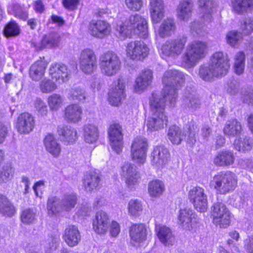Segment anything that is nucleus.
<instances>
[{
  "label": "nucleus",
  "mask_w": 253,
  "mask_h": 253,
  "mask_svg": "<svg viewBox=\"0 0 253 253\" xmlns=\"http://www.w3.org/2000/svg\"><path fill=\"white\" fill-rule=\"evenodd\" d=\"M182 72L176 70H169L164 73L162 82L165 87L164 93H153L150 98V107L152 116L148 119L147 126L151 131L157 130L167 125V117L165 115L166 102L169 100L170 107H174L177 97V90L181 87L185 80L189 78Z\"/></svg>",
  "instance_id": "f257e3e1"
},
{
  "label": "nucleus",
  "mask_w": 253,
  "mask_h": 253,
  "mask_svg": "<svg viewBox=\"0 0 253 253\" xmlns=\"http://www.w3.org/2000/svg\"><path fill=\"white\" fill-rule=\"evenodd\" d=\"M116 29L120 37L126 38L132 32L140 38L145 39L148 36L146 20L142 17H121L116 23Z\"/></svg>",
  "instance_id": "f03ea898"
},
{
  "label": "nucleus",
  "mask_w": 253,
  "mask_h": 253,
  "mask_svg": "<svg viewBox=\"0 0 253 253\" xmlns=\"http://www.w3.org/2000/svg\"><path fill=\"white\" fill-rule=\"evenodd\" d=\"M207 45L204 42L197 41L189 43L181 56L183 65L187 68L194 67L207 54Z\"/></svg>",
  "instance_id": "7ed1b4c3"
},
{
  "label": "nucleus",
  "mask_w": 253,
  "mask_h": 253,
  "mask_svg": "<svg viewBox=\"0 0 253 253\" xmlns=\"http://www.w3.org/2000/svg\"><path fill=\"white\" fill-rule=\"evenodd\" d=\"M237 176L230 171H222L215 174L211 184L221 194L233 191L237 185Z\"/></svg>",
  "instance_id": "20e7f679"
},
{
  "label": "nucleus",
  "mask_w": 253,
  "mask_h": 253,
  "mask_svg": "<svg viewBox=\"0 0 253 253\" xmlns=\"http://www.w3.org/2000/svg\"><path fill=\"white\" fill-rule=\"evenodd\" d=\"M99 60L101 71L106 76H113L121 69V60L117 54L113 51H109L103 53Z\"/></svg>",
  "instance_id": "39448f33"
},
{
  "label": "nucleus",
  "mask_w": 253,
  "mask_h": 253,
  "mask_svg": "<svg viewBox=\"0 0 253 253\" xmlns=\"http://www.w3.org/2000/svg\"><path fill=\"white\" fill-rule=\"evenodd\" d=\"M220 78L225 76L230 68L229 59L226 53L217 51L211 56L209 63Z\"/></svg>",
  "instance_id": "423d86ee"
},
{
  "label": "nucleus",
  "mask_w": 253,
  "mask_h": 253,
  "mask_svg": "<svg viewBox=\"0 0 253 253\" xmlns=\"http://www.w3.org/2000/svg\"><path fill=\"white\" fill-rule=\"evenodd\" d=\"M186 42L187 38L184 36H179L175 39L167 41L162 45V52L167 56L176 58L182 52Z\"/></svg>",
  "instance_id": "0eeeda50"
},
{
  "label": "nucleus",
  "mask_w": 253,
  "mask_h": 253,
  "mask_svg": "<svg viewBox=\"0 0 253 253\" xmlns=\"http://www.w3.org/2000/svg\"><path fill=\"white\" fill-rule=\"evenodd\" d=\"M211 215L214 223L221 228H226L231 221V213L222 202L215 203L211 207Z\"/></svg>",
  "instance_id": "6e6552de"
},
{
  "label": "nucleus",
  "mask_w": 253,
  "mask_h": 253,
  "mask_svg": "<svg viewBox=\"0 0 253 253\" xmlns=\"http://www.w3.org/2000/svg\"><path fill=\"white\" fill-rule=\"evenodd\" d=\"M148 144L145 138L141 136L135 138L131 146V157L136 163L142 164L146 156Z\"/></svg>",
  "instance_id": "1a4fd4ad"
},
{
  "label": "nucleus",
  "mask_w": 253,
  "mask_h": 253,
  "mask_svg": "<svg viewBox=\"0 0 253 253\" xmlns=\"http://www.w3.org/2000/svg\"><path fill=\"white\" fill-rule=\"evenodd\" d=\"M80 68L85 74L92 73L97 68V58L93 50L86 48L80 54Z\"/></svg>",
  "instance_id": "9d476101"
},
{
  "label": "nucleus",
  "mask_w": 253,
  "mask_h": 253,
  "mask_svg": "<svg viewBox=\"0 0 253 253\" xmlns=\"http://www.w3.org/2000/svg\"><path fill=\"white\" fill-rule=\"evenodd\" d=\"M71 74L70 69L61 63H53L49 69V76L59 84L68 82L71 77Z\"/></svg>",
  "instance_id": "9b49d317"
},
{
  "label": "nucleus",
  "mask_w": 253,
  "mask_h": 253,
  "mask_svg": "<svg viewBox=\"0 0 253 253\" xmlns=\"http://www.w3.org/2000/svg\"><path fill=\"white\" fill-rule=\"evenodd\" d=\"M127 55L132 60H142L149 53V48L142 41H132L127 43Z\"/></svg>",
  "instance_id": "f8f14e48"
},
{
  "label": "nucleus",
  "mask_w": 253,
  "mask_h": 253,
  "mask_svg": "<svg viewBox=\"0 0 253 253\" xmlns=\"http://www.w3.org/2000/svg\"><path fill=\"white\" fill-rule=\"evenodd\" d=\"M189 199L195 208L200 212L205 211L208 208L207 196L205 190L199 186L193 187L189 192Z\"/></svg>",
  "instance_id": "ddd939ff"
},
{
  "label": "nucleus",
  "mask_w": 253,
  "mask_h": 253,
  "mask_svg": "<svg viewBox=\"0 0 253 253\" xmlns=\"http://www.w3.org/2000/svg\"><path fill=\"white\" fill-rule=\"evenodd\" d=\"M108 134L110 145L117 154L120 153L123 147V135L121 126L118 124L110 126Z\"/></svg>",
  "instance_id": "4468645a"
},
{
  "label": "nucleus",
  "mask_w": 253,
  "mask_h": 253,
  "mask_svg": "<svg viewBox=\"0 0 253 253\" xmlns=\"http://www.w3.org/2000/svg\"><path fill=\"white\" fill-rule=\"evenodd\" d=\"M88 29L92 36L100 39L108 36L111 31L110 25L106 21L100 20L90 21Z\"/></svg>",
  "instance_id": "2eb2a0df"
},
{
  "label": "nucleus",
  "mask_w": 253,
  "mask_h": 253,
  "mask_svg": "<svg viewBox=\"0 0 253 253\" xmlns=\"http://www.w3.org/2000/svg\"><path fill=\"white\" fill-rule=\"evenodd\" d=\"M110 225L109 218L107 214L103 211L97 212L92 222L94 231L97 234H103L108 231Z\"/></svg>",
  "instance_id": "dca6fc26"
},
{
  "label": "nucleus",
  "mask_w": 253,
  "mask_h": 253,
  "mask_svg": "<svg viewBox=\"0 0 253 253\" xmlns=\"http://www.w3.org/2000/svg\"><path fill=\"white\" fill-rule=\"evenodd\" d=\"M35 126L33 117L28 113L21 114L17 118L16 127L21 133H29Z\"/></svg>",
  "instance_id": "f3484780"
},
{
  "label": "nucleus",
  "mask_w": 253,
  "mask_h": 253,
  "mask_svg": "<svg viewBox=\"0 0 253 253\" xmlns=\"http://www.w3.org/2000/svg\"><path fill=\"white\" fill-rule=\"evenodd\" d=\"M235 156L233 151L224 149L218 152L213 159V163L218 167H229L234 164Z\"/></svg>",
  "instance_id": "a211bd4d"
},
{
  "label": "nucleus",
  "mask_w": 253,
  "mask_h": 253,
  "mask_svg": "<svg viewBox=\"0 0 253 253\" xmlns=\"http://www.w3.org/2000/svg\"><path fill=\"white\" fill-rule=\"evenodd\" d=\"M121 175L125 178L126 183L129 187L134 185L139 178L136 167L129 163H125L122 167Z\"/></svg>",
  "instance_id": "6ab92c4d"
},
{
  "label": "nucleus",
  "mask_w": 253,
  "mask_h": 253,
  "mask_svg": "<svg viewBox=\"0 0 253 253\" xmlns=\"http://www.w3.org/2000/svg\"><path fill=\"white\" fill-rule=\"evenodd\" d=\"M125 82L123 79L118 81V85L108 94L109 101L112 105L118 106L122 99L126 97L125 93Z\"/></svg>",
  "instance_id": "aec40b11"
},
{
  "label": "nucleus",
  "mask_w": 253,
  "mask_h": 253,
  "mask_svg": "<svg viewBox=\"0 0 253 253\" xmlns=\"http://www.w3.org/2000/svg\"><path fill=\"white\" fill-rule=\"evenodd\" d=\"M60 41V36L56 33H50L45 35L40 43L31 42V46L37 50H41L44 47H54L58 46Z\"/></svg>",
  "instance_id": "412c9836"
},
{
  "label": "nucleus",
  "mask_w": 253,
  "mask_h": 253,
  "mask_svg": "<svg viewBox=\"0 0 253 253\" xmlns=\"http://www.w3.org/2000/svg\"><path fill=\"white\" fill-rule=\"evenodd\" d=\"M57 132L61 141L70 144L77 139V131L70 126L60 125L58 126Z\"/></svg>",
  "instance_id": "4be33fe9"
},
{
  "label": "nucleus",
  "mask_w": 253,
  "mask_h": 253,
  "mask_svg": "<svg viewBox=\"0 0 253 253\" xmlns=\"http://www.w3.org/2000/svg\"><path fill=\"white\" fill-rule=\"evenodd\" d=\"M82 109L76 104H73L68 105L64 111V118L68 123H76L82 119Z\"/></svg>",
  "instance_id": "5701e85b"
},
{
  "label": "nucleus",
  "mask_w": 253,
  "mask_h": 253,
  "mask_svg": "<svg viewBox=\"0 0 253 253\" xmlns=\"http://www.w3.org/2000/svg\"><path fill=\"white\" fill-rule=\"evenodd\" d=\"M101 181L99 171H91L85 176L83 184L85 190L90 192L100 188Z\"/></svg>",
  "instance_id": "b1692460"
},
{
  "label": "nucleus",
  "mask_w": 253,
  "mask_h": 253,
  "mask_svg": "<svg viewBox=\"0 0 253 253\" xmlns=\"http://www.w3.org/2000/svg\"><path fill=\"white\" fill-rule=\"evenodd\" d=\"M182 106L191 112H194L200 108L201 101L194 92L187 90L182 98Z\"/></svg>",
  "instance_id": "393cba45"
},
{
  "label": "nucleus",
  "mask_w": 253,
  "mask_h": 253,
  "mask_svg": "<svg viewBox=\"0 0 253 253\" xmlns=\"http://www.w3.org/2000/svg\"><path fill=\"white\" fill-rule=\"evenodd\" d=\"M169 155V151L165 146H156L151 154L152 162L159 167H163L167 162Z\"/></svg>",
  "instance_id": "a878e982"
},
{
  "label": "nucleus",
  "mask_w": 253,
  "mask_h": 253,
  "mask_svg": "<svg viewBox=\"0 0 253 253\" xmlns=\"http://www.w3.org/2000/svg\"><path fill=\"white\" fill-rule=\"evenodd\" d=\"M63 237L70 247L77 246L81 240V235L78 228L73 225H69L65 230Z\"/></svg>",
  "instance_id": "bb28decb"
},
{
  "label": "nucleus",
  "mask_w": 253,
  "mask_h": 253,
  "mask_svg": "<svg viewBox=\"0 0 253 253\" xmlns=\"http://www.w3.org/2000/svg\"><path fill=\"white\" fill-rule=\"evenodd\" d=\"M46 64L42 60H40L36 61L33 64L29 71L30 78L34 81H39L44 76Z\"/></svg>",
  "instance_id": "cd10ccee"
},
{
  "label": "nucleus",
  "mask_w": 253,
  "mask_h": 253,
  "mask_svg": "<svg viewBox=\"0 0 253 253\" xmlns=\"http://www.w3.org/2000/svg\"><path fill=\"white\" fill-rule=\"evenodd\" d=\"M130 238L137 243L144 241L147 237V229L143 224H133L129 228Z\"/></svg>",
  "instance_id": "c85d7f7f"
},
{
  "label": "nucleus",
  "mask_w": 253,
  "mask_h": 253,
  "mask_svg": "<svg viewBox=\"0 0 253 253\" xmlns=\"http://www.w3.org/2000/svg\"><path fill=\"white\" fill-rule=\"evenodd\" d=\"M152 79V71L150 69L143 70L135 80V89L143 90L151 83Z\"/></svg>",
  "instance_id": "c756f323"
},
{
  "label": "nucleus",
  "mask_w": 253,
  "mask_h": 253,
  "mask_svg": "<svg viewBox=\"0 0 253 253\" xmlns=\"http://www.w3.org/2000/svg\"><path fill=\"white\" fill-rule=\"evenodd\" d=\"M157 235L160 241L165 245H169L172 244L174 237L171 230L164 225H158L156 227Z\"/></svg>",
  "instance_id": "7c9ffc66"
},
{
  "label": "nucleus",
  "mask_w": 253,
  "mask_h": 253,
  "mask_svg": "<svg viewBox=\"0 0 253 253\" xmlns=\"http://www.w3.org/2000/svg\"><path fill=\"white\" fill-rule=\"evenodd\" d=\"M193 217V211L191 209L186 208L180 209L178 217V223L183 228L190 230L192 228L191 221Z\"/></svg>",
  "instance_id": "2f4dec72"
},
{
  "label": "nucleus",
  "mask_w": 253,
  "mask_h": 253,
  "mask_svg": "<svg viewBox=\"0 0 253 253\" xmlns=\"http://www.w3.org/2000/svg\"><path fill=\"white\" fill-rule=\"evenodd\" d=\"M242 130L241 123L236 119L227 121L223 128L224 134L229 136H237L241 134Z\"/></svg>",
  "instance_id": "473e14b6"
},
{
  "label": "nucleus",
  "mask_w": 253,
  "mask_h": 253,
  "mask_svg": "<svg viewBox=\"0 0 253 253\" xmlns=\"http://www.w3.org/2000/svg\"><path fill=\"white\" fill-rule=\"evenodd\" d=\"M233 10L238 14H243L253 8V0H231Z\"/></svg>",
  "instance_id": "72a5a7b5"
},
{
  "label": "nucleus",
  "mask_w": 253,
  "mask_h": 253,
  "mask_svg": "<svg viewBox=\"0 0 253 253\" xmlns=\"http://www.w3.org/2000/svg\"><path fill=\"white\" fill-rule=\"evenodd\" d=\"M15 212V208L8 199L0 194V214L4 216L12 217Z\"/></svg>",
  "instance_id": "f704fd0d"
},
{
  "label": "nucleus",
  "mask_w": 253,
  "mask_h": 253,
  "mask_svg": "<svg viewBox=\"0 0 253 253\" xmlns=\"http://www.w3.org/2000/svg\"><path fill=\"white\" fill-rule=\"evenodd\" d=\"M44 143L45 148L49 153L55 157L59 155L61 152V147L53 135H47L44 138Z\"/></svg>",
  "instance_id": "c9c22d12"
},
{
  "label": "nucleus",
  "mask_w": 253,
  "mask_h": 253,
  "mask_svg": "<svg viewBox=\"0 0 253 253\" xmlns=\"http://www.w3.org/2000/svg\"><path fill=\"white\" fill-rule=\"evenodd\" d=\"M175 29V25L173 19L168 17L162 22L159 30V34L161 38L170 36Z\"/></svg>",
  "instance_id": "e433bc0d"
},
{
  "label": "nucleus",
  "mask_w": 253,
  "mask_h": 253,
  "mask_svg": "<svg viewBox=\"0 0 253 253\" xmlns=\"http://www.w3.org/2000/svg\"><path fill=\"white\" fill-rule=\"evenodd\" d=\"M253 144V141L250 137L247 136L239 137L235 140L234 148L239 152H246L251 150Z\"/></svg>",
  "instance_id": "4c0bfd02"
},
{
  "label": "nucleus",
  "mask_w": 253,
  "mask_h": 253,
  "mask_svg": "<svg viewBox=\"0 0 253 253\" xmlns=\"http://www.w3.org/2000/svg\"><path fill=\"white\" fill-rule=\"evenodd\" d=\"M199 76L200 78L206 82L211 81L213 78H220L217 73H214L213 68L210 65H201L199 69Z\"/></svg>",
  "instance_id": "58836bf2"
},
{
  "label": "nucleus",
  "mask_w": 253,
  "mask_h": 253,
  "mask_svg": "<svg viewBox=\"0 0 253 253\" xmlns=\"http://www.w3.org/2000/svg\"><path fill=\"white\" fill-rule=\"evenodd\" d=\"M47 209L48 214L51 215L63 211L60 199L56 196L49 198L47 202Z\"/></svg>",
  "instance_id": "ea45409f"
},
{
  "label": "nucleus",
  "mask_w": 253,
  "mask_h": 253,
  "mask_svg": "<svg viewBox=\"0 0 253 253\" xmlns=\"http://www.w3.org/2000/svg\"><path fill=\"white\" fill-rule=\"evenodd\" d=\"M84 137L85 141L87 143L94 142L98 137L97 127L91 124L85 125L84 127Z\"/></svg>",
  "instance_id": "a19ab883"
},
{
  "label": "nucleus",
  "mask_w": 253,
  "mask_h": 253,
  "mask_svg": "<svg viewBox=\"0 0 253 253\" xmlns=\"http://www.w3.org/2000/svg\"><path fill=\"white\" fill-rule=\"evenodd\" d=\"M69 95L70 99L75 102L84 103L87 97V93L83 88L76 86L70 89Z\"/></svg>",
  "instance_id": "79ce46f5"
},
{
  "label": "nucleus",
  "mask_w": 253,
  "mask_h": 253,
  "mask_svg": "<svg viewBox=\"0 0 253 253\" xmlns=\"http://www.w3.org/2000/svg\"><path fill=\"white\" fill-rule=\"evenodd\" d=\"M168 137L172 144L178 145L181 143L184 135L180 128L174 125L169 128Z\"/></svg>",
  "instance_id": "37998d69"
},
{
  "label": "nucleus",
  "mask_w": 253,
  "mask_h": 253,
  "mask_svg": "<svg viewBox=\"0 0 253 253\" xmlns=\"http://www.w3.org/2000/svg\"><path fill=\"white\" fill-rule=\"evenodd\" d=\"M60 200L63 211H69L76 205L77 197L73 194H65Z\"/></svg>",
  "instance_id": "c03bdc74"
},
{
  "label": "nucleus",
  "mask_w": 253,
  "mask_h": 253,
  "mask_svg": "<svg viewBox=\"0 0 253 253\" xmlns=\"http://www.w3.org/2000/svg\"><path fill=\"white\" fill-rule=\"evenodd\" d=\"M164 190V184L161 180H155L149 183L148 191L151 196L158 197L163 193Z\"/></svg>",
  "instance_id": "a18cd8bd"
},
{
  "label": "nucleus",
  "mask_w": 253,
  "mask_h": 253,
  "mask_svg": "<svg viewBox=\"0 0 253 253\" xmlns=\"http://www.w3.org/2000/svg\"><path fill=\"white\" fill-rule=\"evenodd\" d=\"M197 3L201 13L207 15L214 14L216 8L211 0H198Z\"/></svg>",
  "instance_id": "49530a36"
},
{
  "label": "nucleus",
  "mask_w": 253,
  "mask_h": 253,
  "mask_svg": "<svg viewBox=\"0 0 253 253\" xmlns=\"http://www.w3.org/2000/svg\"><path fill=\"white\" fill-rule=\"evenodd\" d=\"M20 32L19 26L14 21L6 24L3 30V35L7 38L16 37L19 35Z\"/></svg>",
  "instance_id": "de8ad7c7"
},
{
  "label": "nucleus",
  "mask_w": 253,
  "mask_h": 253,
  "mask_svg": "<svg viewBox=\"0 0 253 253\" xmlns=\"http://www.w3.org/2000/svg\"><path fill=\"white\" fill-rule=\"evenodd\" d=\"M194 6L192 0H181L177 8V12L179 16L188 15L191 13Z\"/></svg>",
  "instance_id": "09e8293b"
},
{
  "label": "nucleus",
  "mask_w": 253,
  "mask_h": 253,
  "mask_svg": "<svg viewBox=\"0 0 253 253\" xmlns=\"http://www.w3.org/2000/svg\"><path fill=\"white\" fill-rule=\"evenodd\" d=\"M150 10L151 16H163L164 6L162 0H150Z\"/></svg>",
  "instance_id": "8fccbe9b"
},
{
  "label": "nucleus",
  "mask_w": 253,
  "mask_h": 253,
  "mask_svg": "<svg viewBox=\"0 0 253 253\" xmlns=\"http://www.w3.org/2000/svg\"><path fill=\"white\" fill-rule=\"evenodd\" d=\"M245 55L242 51L238 52L235 57L234 69L235 72L238 75H241L244 71Z\"/></svg>",
  "instance_id": "3c124183"
},
{
  "label": "nucleus",
  "mask_w": 253,
  "mask_h": 253,
  "mask_svg": "<svg viewBox=\"0 0 253 253\" xmlns=\"http://www.w3.org/2000/svg\"><path fill=\"white\" fill-rule=\"evenodd\" d=\"M39 87L42 93H48L57 88L56 84L52 80L44 78L40 83Z\"/></svg>",
  "instance_id": "603ef678"
},
{
  "label": "nucleus",
  "mask_w": 253,
  "mask_h": 253,
  "mask_svg": "<svg viewBox=\"0 0 253 253\" xmlns=\"http://www.w3.org/2000/svg\"><path fill=\"white\" fill-rule=\"evenodd\" d=\"M47 102L50 109L56 111L61 106L63 98L60 94L54 93L48 97Z\"/></svg>",
  "instance_id": "864d4df0"
},
{
  "label": "nucleus",
  "mask_w": 253,
  "mask_h": 253,
  "mask_svg": "<svg viewBox=\"0 0 253 253\" xmlns=\"http://www.w3.org/2000/svg\"><path fill=\"white\" fill-rule=\"evenodd\" d=\"M128 212L132 216H138L142 211V206L138 200H131L128 204Z\"/></svg>",
  "instance_id": "5fc2aeb1"
},
{
  "label": "nucleus",
  "mask_w": 253,
  "mask_h": 253,
  "mask_svg": "<svg viewBox=\"0 0 253 253\" xmlns=\"http://www.w3.org/2000/svg\"><path fill=\"white\" fill-rule=\"evenodd\" d=\"M36 212L33 209L28 208L24 210L21 214V221L25 224H31L36 219Z\"/></svg>",
  "instance_id": "6e6d98bb"
},
{
  "label": "nucleus",
  "mask_w": 253,
  "mask_h": 253,
  "mask_svg": "<svg viewBox=\"0 0 253 253\" xmlns=\"http://www.w3.org/2000/svg\"><path fill=\"white\" fill-rule=\"evenodd\" d=\"M242 34L235 31L229 32L226 35V41L232 46H235L242 39Z\"/></svg>",
  "instance_id": "4d7b16f0"
},
{
  "label": "nucleus",
  "mask_w": 253,
  "mask_h": 253,
  "mask_svg": "<svg viewBox=\"0 0 253 253\" xmlns=\"http://www.w3.org/2000/svg\"><path fill=\"white\" fill-rule=\"evenodd\" d=\"M13 173L14 169L10 166H4L0 170V183L6 182Z\"/></svg>",
  "instance_id": "13d9d810"
},
{
  "label": "nucleus",
  "mask_w": 253,
  "mask_h": 253,
  "mask_svg": "<svg viewBox=\"0 0 253 253\" xmlns=\"http://www.w3.org/2000/svg\"><path fill=\"white\" fill-rule=\"evenodd\" d=\"M225 88L227 93L231 95H236L240 90L239 83L235 80L229 81Z\"/></svg>",
  "instance_id": "bf43d9fd"
},
{
  "label": "nucleus",
  "mask_w": 253,
  "mask_h": 253,
  "mask_svg": "<svg viewBox=\"0 0 253 253\" xmlns=\"http://www.w3.org/2000/svg\"><path fill=\"white\" fill-rule=\"evenodd\" d=\"M241 28L245 35H248L253 31V17H248L241 25Z\"/></svg>",
  "instance_id": "052dcab7"
},
{
  "label": "nucleus",
  "mask_w": 253,
  "mask_h": 253,
  "mask_svg": "<svg viewBox=\"0 0 253 253\" xmlns=\"http://www.w3.org/2000/svg\"><path fill=\"white\" fill-rule=\"evenodd\" d=\"M35 107L38 114L44 116L47 113V107L45 103L40 98H37L35 102Z\"/></svg>",
  "instance_id": "680f3d73"
},
{
  "label": "nucleus",
  "mask_w": 253,
  "mask_h": 253,
  "mask_svg": "<svg viewBox=\"0 0 253 253\" xmlns=\"http://www.w3.org/2000/svg\"><path fill=\"white\" fill-rule=\"evenodd\" d=\"M201 17L200 20L195 21L191 24L190 28L193 33L195 32L197 35L202 36V30L204 27L203 18Z\"/></svg>",
  "instance_id": "e2e57ef3"
},
{
  "label": "nucleus",
  "mask_w": 253,
  "mask_h": 253,
  "mask_svg": "<svg viewBox=\"0 0 253 253\" xmlns=\"http://www.w3.org/2000/svg\"><path fill=\"white\" fill-rule=\"evenodd\" d=\"M125 2L127 7L133 11L139 10L142 5V0H126Z\"/></svg>",
  "instance_id": "0e129e2a"
},
{
  "label": "nucleus",
  "mask_w": 253,
  "mask_h": 253,
  "mask_svg": "<svg viewBox=\"0 0 253 253\" xmlns=\"http://www.w3.org/2000/svg\"><path fill=\"white\" fill-rule=\"evenodd\" d=\"M243 99L246 103L253 105V89L248 88L242 91Z\"/></svg>",
  "instance_id": "69168bd1"
},
{
  "label": "nucleus",
  "mask_w": 253,
  "mask_h": 253,
  "mask_svg": "<svg viewBox=\"0 0 253 253\" xmlns=\"http://www.w3.org/2000/svg\"><path fill=\"white\" fill-rule=\"evenodd\" d=\"M80 0H63L62 3L65 8L69 10H74L77 8Z\"/></svg>",
  "instance_id": "338daca9"
},
{
  "label": "nucleus",
  "mask_w": 253,
  "mask_h": 253,
  "mask_svg": "<svg viewBox=\"0 0 253 253\" xmlns=\"http://www.w3.org/2000/svg\"><path fill=\"white\" fill-rule=\"evenodd\" d=\"M9 12L10 14L14 15V16H22L25 14L21 6L19 4H14L10 8L8 9Z\"/></svg>",
  "instance_id": "774afa93"
}]
</instances>
